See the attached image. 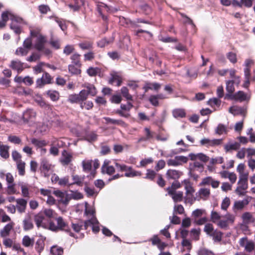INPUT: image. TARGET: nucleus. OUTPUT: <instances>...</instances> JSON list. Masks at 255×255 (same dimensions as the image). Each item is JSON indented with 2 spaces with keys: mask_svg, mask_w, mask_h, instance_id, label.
I'll return each instance as SVG.
<instances>
[{
  "mask_svg": "<svg viewBox=\"0 0 255 255\" xmlns=\"http://www.w3.org/2000/svg\"><path fill=\"white\" fill-rule=\"evenodd\" d=\"M197 194L200 196V198L206 199L208 198L210 194V190L208 188H201Z\"/></svg>",
  "mask_w": 255,
  "mask_h": 255,
  "instance_id": "nucleus-33",
  "label": "nucleus"
},
{
  "mask_svg": "<svg viewBox=\"0 0 255 255\" xmlns=\"http://www.w3.org/2000/svg\"><path fill=\"white\" fill-rule=\"evenodd\" d=\"M30 34L33 39V47L38 51L42 50L47 40L46 37L40 33V29L37 27L31 28Z\"/></svg>",
  "mask_w": 255,
  "mask_h": 255,
  "instance_id": "nucleus-4",
  "label": "nucleus"
},
{
  "mask_svg": "<svg viewBox=\"0 0 255 255\" xmlns=\"http://www.w3.org/2000/svg\"><path fill=\"white\" fill-rule=\"evenodd\" d=\"M88 204L85 203V215L87 220L84 223L85 228L86 230L88 227H92L93 232L97 233L100 231L99 222L95 216V211L94 209L89 208Z\"/></svg>",
  "mask_w": 255,
  "mask_h": 255,
  "instance_id": "nucleus-3",
  "label": "nucleus"
},
{
  "mask_svg": "<svg viewBox=\"0 0 255 255\" xmlns=\"http://www.w3.org/2000/svg\"><path fill=\"white\" fill-rule=\"evenodd\" d=\"M34 100L35 102L42 108H47L49 106L40 96H36Z\"/></svg>",
  "mask_w": 255,
  "mask_h": 255,
  "instance_id": "nucleus-51",
  "label": "nucleus"
},
{
  "mask_svg": "<svg viewBox=\"0 0 255 255\" xmlns=\"http://www.w3.org/2000/svg\"><path fill=\"white\" fill-rule=\"evenodd\" d=\"M50 253L52 255H62L63 249L57 246H53L51 248Z\"/></svg>",
  "mask_w": 255,
  "mask_h": 255,
  "instance_id": "nucleus-44",
  "label": "nucleus"
},
{
  "mask_svg": "<svg viewBox=\"0 0 255 255\" xmlns=\"http://www.w3.org/2000/svg\"><path fill=\"white\" fill-rule=\"evenodd\" d=\"M92 160L85 159L82 162L83 169L84 171H90L92 168Z\"/></svg>",
  "mask_w": 255,
  "mask_h": 255,
  "instance_id": "nucleus-38",
  "label": "nucleus"
},
{
  "mask_svg": "<svg viewBox=\"0 0 255 255\" xmlns=\"http://www.w3.org/2000/svg\"><path fill=\"white\" fill-rule=\"evenodd\" d=\"M57 224L59 229L63 230L66 226V223L64 221L62 218L59 217L56 218Z\"/></svg>",
  "mask_w": 255,
  "mask_h": 255,
  "instance_id": "nucleus-63",
  "label": "nucleus"
},
{
  "mask_svg": "<svg viewBox=\"0 0 255 255\" xmlns=\"http://www.w3.org/2000/svg\"><path fill=\"white\" fill-rule=\"evenodd\" d=\"M223 234L220 231L216 230L210 235L213 238L215 242H220L222 240Z\"/></svg>",
  "mask_w": 255,
  "mask_h": 255,
  "instance_id": "nucleus-47",
  "label": "nucleus"
},
{
  "mask_svg": "<svg viewBox=\"0 0 255 255\" xmlns=\"http://www.w3.org/2000/svg\"><path fill=\"white\" fill-rule=\"evenodd\" d=\"M33 42V39H32L31 38H26L23 42V47L26 48V49H28V50H29L32 46H33V45H32V42Z\"/></svg>",
  "mask_w": 255,
  "mask_h": 255,
  "instance_id": "nucleus-61",
  "label": "nucleus"
},
{
  "mask_svg": "<svg viewBox=\"0 0 255 255\" xmlns=\"http://www.w3.org/2000/svg\"><path fill=\"white\" fill-rule=\"evenodd\" d=\"M16 165L18 174L21 176L24 175L25 174V162L22 161H19L17 163H16Z\"/></svg>",
  "mask_w": 255,
  "mask_h": 255,
  "instance_id": "nucleus-43",
  "label": "nucleus"
},
{
  "mask_svg": "<svg viewBox=\"0 0 255 255\" xmlns=\"http://www.w3.org/2000/svg\"><path fill=\"white\" fill-rule=\"evenodd\" d=\"M9 67L13 70L17 71L18 73H21L25 68V64L17 59L12 60Z\"/></svg>",
  "mask_w": 255,
  "mask_h": 255,
  "instance_id": "nucleus-11",
  "label": "nucleus"
},
{
  "mask_svg": "<svg viewBox=\"0 0 255 255\" xmlns=\"http://www.w3.org/2000/svg\"><path fill=\"white\" fill-rule=\"evenodd\" d=\"M21 189L22 194L24 197H29V193L27 185L21 183L19 184Z\"/></svg>",
  "mask_w": 255,
  "mask_h": 255,
  "instance_id": "nucleus-54",
  "label": "nucleus"
},
{
  "mask_svg": "<svg viewBox=\"0 0 255 255\" xmlns=\"http://www.w3.org/2000/svg\"><path fill=\"white\" fill-rule=\"evenodd\" d=\"M17 205L16 207L20 213L25 212L27 205V201L23 199H17L16 200Z\"/></svg>",
  "mask_w": 255,
  "mask_h": 255,
  "instance_id": "nucleus-20",
  "label": "nucleus"
},
{
  "mask_svg": "<svg viewBox=\"0 0 255 255\" xmlns=\"http://www.w3.org/2000/svg\"><path fill=\"white\" fill-rule=\"evenodd\" d=\"M97 134L95 132H90L86 133L85 139L89 142L95 141L97 138Z\"/></svg>",
  "mask_w": 255,
  "mask_h": 255,
  "instance_id": "nucleus-52",
  "label": "nucleus"
},
{
  "mask_svg": "<svg viewBox=\"0 0 255 255\" xmlns=\"http://www.w3.org/2000/svg\"><path fill=\"white\" fill-rule=\"evenodd\" d=\"M225 99L244 101L248 100L249 97L244 92L240 91L235 94H226Z\"/></svg>",
  "mask_w": 255,
  "mask_h": 255,
  "instance_id": "nucleus-9",
  "label": "nucleus"
},
{
  "mask_svg": "<svg viewBox=\"0 0 255 255\" xmlns=\"http://www.w3.org/2000/svg\"><path fill=\"white\" fill-rule=\"evenodd\" d=\"M44 240L42 238H40L36 241L35 249L40 253L44 250Z\"/></svg>",
  "mask_w": 255,
  "mask_h": 255,
  "instance_id": "nucleus-40",
  "label": "nucleus"
},
{
  "mask_svg": "<svg viewBox=\"0 0 255 255\" xmlns=\"http://www.w3.org/2000/svg\"><path fill=\"white\" fill-rule=\"evenodd\" d=\"M79 67L78 66L74 65L73 64H71L69 65V71L70 73L73 75H78L81 73V70L79 69Z\"/></svg>",
  "mask_w": 255,
  "mask_h": 255,
  "instance_id": "nucleus-48",
  "label": "nucleus"
},
{
  "mask_svg": "<svg viewBox=\"0 0 255 255\" xmlns=\"http://www.w3.org/2000/svg\"><path fill=\"white\" fill-rule=\"evenodd\" d=\"M197 254L198 255H215L213 252L205 248H200Z\"/></svg>",
  "mask_w": 255,
  "mask_h": 255,
  "instance_id": "nucleus-53",
  "label": "nucleus"
},
{
  "mask_svg": "<svg viewBox=\"0 0 255 255\" xmlns=\"http://www.w3.org/2000/svg\"><path fill=\"white\" fill-rule=\"evenodd\" d=\"M142 173L140 171L133 170L131 166H128V170L126 171L125 176L127 177L132 178L136 176H140Z\"/></svg>",
  "mask_w": 255,
  "mask_h": 255,
  "instance_id": "nucleus-22",
  "label": "nucleus"
},
{
  "mask_svg": "<svg viewBox=\"0 0 255 255\" xmlns=\"http://www.w3.org/2000/svg\"><path fill=\"white\" fill-rule=\"evenodd\" d=\"M248 203L247 200H242L236 201L234 205V210L235 211L236 210H239L242 209Z\"/></svg>",
  "mask_w": 255,
  "mask_h": 255,
  "instance_id": "nucleus-39",
  "label": "nucleus"
},
{
  "mask_svg": "<svg viewBox=\"0 0 255 255\" xmlns=\"http://www.w3.org/2000/svg\"><path fill=\"white\" fill-rule=\"evenodd\" d=\"M211 220L221 229H228L229 224L234 223L235 219V216L227 213L223 217L225 220H222L223 216L218 212L213 210L211 213Z\"/></svg>",
  "mask_w": 255,
  "mask_h": 255,
  "instance_id": "nucleus-2",
  "label": "nucleus"
},
{
  "mask_svg": "<svg viewBox=\"0 0 255 255\" xmlns=\"http://www.w3.org/2000/svg\"><path fill=\"white\" fill-rule=\"evenodd\" d=\"M240 245L241 247H244L245 250L248 252H252L255 248V244L253 241H248L247 238H242L240 240Z\"/></svg>",
  "mask_w": 255,
  "mask_h": 255,
  "instance_id": "nucleus-10",
  "label": "nucleus"
},
{
  "mask_svg": "<svg viewBox=\"0 0 255 255\" xmlns=\"http://www.w3.org/2000/svg\"><path fill=\"white\" fill-rule=\"evenodd\" d=\"M47 95L53 101H57L59 98V93L55 90H49L47 92Z\"/></svg>",
  "mask_w": 255,
  "mask_h": 255,
  "instance_id": "nucleus-41",
  "label": "nucleus"
},
{
  "mask_svg": "<svg viewBox=\"0 0 255 255\" xmlns=\"http://www.w3.org/2000/svg\"><path fill=\"white\" fill-rule=\"evenodd\" d=\"M40 170L44 176H49L53 172L54 166L47 159L43 158L40 162Z\"/></svg>",
  "mask_w": 255,
  "mask_h": 255,
  "instance_id": "nucleus-6",
  "label": "nucleus"
},
{
  "mask_svg": "<svg viewBox=\"0 0 255 255\" xmlns=\"http://www.w3.org/2000/svg\"><path fill=\"white\" fill-rule=\"evenodd\" d=\"M72 160V155L66 150H64L62 153L60 161L64 165H68Z\"/></svg>",
  "mask_w": 255,
  "mask_h": 255,
  "instance_id": "nucleus-18",
  "label": "nucleus"
},
{
  "mask_svg": "<svg viewBox=\"0 0 255 255\" xmlns=\"http://www.w3.org/2000/svg\"><path fill=\"white\" fill-rule=\"evenodd\" d=\"M226 90L228 92L227 94H233L235 91L233 80H228L226 82Z\"/></svg>",
  "mask_w": 255,
  "mask_h": 255,
  "instance_id": "nucleus-46",
  "label": "nucleus"
},
{
  "mask_svg": "<svg viewBox=\"0 0 255 255\" xmlns=\"http://www.w3.org/2000/svg\"><path fill=\"white\" fill-rule=\"evenodd\" d=\"M31 142L34 146L38 148L42 147L47 144V142L44 140H39L38 139L33 138L31 139Z\"/></svg>",
  "mask_w": 255,
  "mask_h": 255,
  "instance_id": "nucleus-35",
  "label": "nucleus"
},
{
  "mask_svg": "<svg viewBox=\"0 0 255 255\" xmlns=\"http://www.w3.org/2000/svg\"><path fill=\"white\" fill-rule=\"evenodd\" d=\"M69 197L71 199L79 200L83 198V195L79 192L71 191L69 194Z\"/></svg>",
  "mask_w": 255,
  "mask_h": 255,
  "instance_id": "nucleus-59",
  "label": "nucleus"
},
{
  "mask_svg": "<svg viewBox=\"0 0 255 255\" xmlns=\"http://www.w3.org/2000/svg\"><path fill=\"white\" fill-rule=\"evenodd\" d=\"M184 188L186 190V193L187 196L192 195L194 192V190L189 180H184L183 182Z\"/></svg>",
  "mask_w": 255,
  "mask_h": 255,
  "instance_id": "nucleus-27",
  "label": "nucleus"
},
{
  "mask_svg": "<svg viewBox=\"0 0 255 255\" xmlns=\"http://www.w3.org/2000/svg\"><path fill=\"white\" fill-rule=\"evenodd\" d=\"M240 147V143L238 142H229L224 145V149L226 152H227L232 150H236L238 149Z\"/></svg>",
  "mask_w": 255,
  "mask_h": 255,
  "instance_id": "nucleus-21",
  "label": "nucleus"
},
{
  "mask_svg": "<svg viewBox=\"0 0 255 255\" xmlns=\"http://www.w3.org/2000/svg\"><path fill=\"white\" fill-rule=\"evenodd\" d=\"M33 228L32 218L27 214L23 221V228L24 231L31 230Z\"/></svg>",
  "mask_w": 255,
  "mask_h": 255,
  "instance_id": "nucleus-16",
  "label": "nucleus"
},
{
  "mask_svg": "<svg viewBox=\"0 0 255 255\" xmlns=\"http://www.w3.org/2000/svg\"><path fill=\"white\" fill-rule=\"evenodd\" d=\"M168 194L170 195L175 202H180L183 199V192L181 191H173L171 188H167Z\"/></svg>",
  "mask_w": 255,
  "mask_h": 255,
  "instance_id": "nucleus-13",
  "label": "nucleus"
},
{
  "mask_svg": "<svg viewBox=\"0 0 255 255\" xmlns=\"http://www.w3.org/2000/svg\"><path fill=\"white\" fill-rule=\"evenodd\" d=\"M9 149V147L6 145H4L3 146L1 147L0 149V156L4 159L8 158L9 156L8 152Z\"/></svg>",
  "mask_w": 255,
  "mask_h": 255,
  "instance_id": "nucleus-34",
  "label": "nucleus"
},
{
  "mask_svg": "<svg viewBox=\"0 0 255 255\" xmlns=\"http://www.w3.org/2000/svg\"><path fill=\"white\" fill-rule=\"evenodd\" d=\"M88 98V93L86 90H81L78 94H71L68 97V101L72 104L79 103L85 101Z\"/></svg>",
  "mask_w": 255,
  "mask_h": 255,
  "instance_id": "nucleus-5",
  "label": "nucleus"
},
{
  "mask_svg": "<svg viewBox=\"0 0 255 255\" xmlns=\"http://www.w3.org/2000/svg\"><path fill=\"white\" fill-rule=\"evenodd\" d=\"M156 175V173L154 170L148 169L144 178L152 181L155 178Z\"/></svg>",
  "mask_w": 255,
  "mask_h": 255,
  "instance_id": "nucleus-56",
  "label": "nucleus"
},
{
  "mask_svg": "<svg viewBox=\"0 0 255 255\" xmlns=\"http://www.w3.org/2000/svg\"><path fill=\"white\" fill-rule=\"evenodd\" d=\"M205 214V210L202 209H197L193 211L192 213L191 216L193 220V221L195 219H198Z\"/></svg>",
  "mask_w": 255,
  "mask_h": 255,
  "instance_id": "nucleus-29",
  "label": "nucleus"
},
{
  "mask_svg": "<svg viewBox=\"0 0 255 255\" xmlns=\"http://www.w3.org/2000/svg\"><path fill=\"white\" fill-rule=\"evenodd\" d=\"M74 49V45H67L64 48L63 53L66 55H69L73 52Z\"/></svg>",
  "mask_w": 255,
  "mask_h": 255,
  "instance_id": "nucleus-64",
  "label": "nucleus"
},
{
  "mask_svg": "<svg viewBox=\"0 0 255 255\" xmlns=\"http://www.w3.org/2000/svg\"><path fill=\"white\" fill-rule=\"evenodd\" d=\"M49 127L48 125L45 124H42L39 125L37 128V130L38 132L44 134L49 130Z\"/></svg>",
  "mask_w": 255,
  "mask_h": 255,
  "instance_id": "nucleus-60",
  "label": "nucleus"
},
{
  "mask_svg": "<svg viewBox=\"0 0 255 255\" xmlns=\"http://www.w3.org/2000/svg\"><path fill=\"white\" fill-rule=\"evenodd\" d=\"M161 87V85L157 83H148L143 87L145 92H146L148 90H154L158 91Z\"/></svg>",
  "mask_w": 255,
  "mask_h": 255,
  "instance_id": "nucleus-28",
  "label": "nucleus"
},
{
  "mask_svg": "<svg viewBox=\"0 0 255 255\" xmlns=\"http://www.w3.org/2000/svg\"><path fill=\"white\" fill-rule=\"evenodd\" d=\"M14 223L12 222L6 224L0 231V235L2 238H6L10 234V231L13 230Z\"/></svg>",
  "mask_w": 255,
  "mask_h": 255,
  "instance_id": "nucleus-14",
  "label": "nucleus"
},
{
  "mask_svg": "<svg viewBox=\"0 0 255 255\" xmlns=\"http://www.w3.org/2000/svg\"><path fill=\"white\" fill-rule=\"evenodd\" d=\"M188 158L184 156H176L174 158L169 159L167 161V164L168 166H177L186 163Z\"/></svg>",
  "mask_w": 255,
  "mask_h": 255,
  "instance_id": "nucleus-8",
  "label": "nucleus"
},
{
  "mask_svg": "<svg viewBox=\"0 0 255 255\" xmlns=\"http://www.w3.org/2000/svg\"><path fill=\"white\" fill-rule=\"evenodd\" d=\"M41 212L43 213V214L49 221L55 216V212L51 209H45Z\"/></svg>",
  "mask_w": 255,
  "mask_h": 255,
  "instance_id": "nucleus-42",
  "label": "nucleus"
},
{
  "mask_svg": "<svg viewBox=\"0 0 255 255\" xmlns=\"http://www.w3.org/2000/svg\"><path fill=\"white\" fill-rule=\"evenodd\" d=\"M73 183L72 184H77L79 186H81L84 182L85 177L79 176L78 175H72Z\"/></svg>",
  "mask_w": 255,
  "mask_h": 255,
  "instance_id": "nucleus-32",
  "label": "nucleus"
},
{
  "mask_svg": "<svg viewBox=\"0 0 255 255\" xmlns=\"http://www.w3.org/2000/svg\"><path fill=\"white\" fill-rule=\"evenodd\" d=\"M248 188V181H239L236 192L240 195H244L245 190Z\"/></svg>",
  "mask_w": 255,
  "mask_h": 255,
  "instance_id": "nucleus-17",
  "label": "nucleus"
},
{
  "mask_svg": "<svg viewBox=\"0 0 255 255\" xmlns=\"http://www.w3.org/2000/svg\"><path fill=\"white\" fill-rule=\"evenodd\" d=\"M36 117V113L32 109H27L23 113L22 119L24 122H32Z\"/></svg>",
  "mask_w": 255,
  "mask_h": 255,
  "instance_id": "nucleus-12",
  "label": "nucleus"
},
{
  "mask_svg": "<svg viewBox=\"0 0 255 255\" xmlns=\"http://www.w3.org/2000/svg\"><path fill=\"white\" fill-rule=\"evenodd\" d=\"M84 87H85L87 90L86 91L88 93V96L90 95L92 96H94L97 94V90L93 85L90 84H86L84 86Z\"/></svg>",
  "mask_w": 255,
  "mask_h": 255,
  "instance_id": "nucleus-30",
  "label": "nucleus"
},
{
  "mask_svg": "<svg viewBox=\"0 0 255 255\" xmlns=\"http://www.w3.org/2000/svg\"><path fill=\"white\" fill-rule=\"evenodd\" d=\"M80 55L77 53H74L71 57V59L72 63L76 66H80Z\"/></svg>",
  "mask_w": 255,
  "mask_h": 255,
  "instance_id": "nucleus-57",
  "label": "nucleus"
},
{
  "mask_svg": "<svg viewBox=\"0 0 255 255\" xmlns=\"http://www.w3.org/2000/svg\"><path fill=\"white\" fill-rule=\"evenodd\" d=\"M101 169L103 173H107L109 175L113 174L115 171V168L113 166L108 165L106 161L104 162Z\"/></svg>",
  "mask_w": 255,
  "mask_h": 255,
  "instance_id": "nucleus-25",
  "label": "nucleus"
},
{
  "mask_svg": "<svg viewBox=\"0 0 255 255\" xmlns=\"http://www.w3.org/2000/svg\"><path fill=\"white\" fill-rule=\"evenodd\" d=\"M34 219L36 226L38 228L42 227L46 228L47 227L49 221L48 219L45 217L43 213L40 212L39 213L35 215Z\"/></svg>",
  "mask_w": 255,
  "mask_h": 255,
  "instance_id": "nucleus-7",
  "label": "nucleus"
},
{
  "mask_svg": "<svg viewBox=\"0 0 255 255\" xmlns=\"http://www.w3.org/2000/svg\"><path fill=\"white\" fill-rule=\"evenodd\" d=\"M221 139H210L209 138H204L201 140L200 143L202 145L206 146H214L219 145L222 143Z\"/></svg>",
  "mask_w": 255,
  "mask_h": 255,
  "instance_id": "nucleus-15",
  "label": "nucleus"
},
{
  "mask_svg": "<svg viewBox=\"0 0 255 255\" xmlns=\"http://www.w3.org/2000/svg\"><path fill=\"white\" fill-rule=\"evenodd\" d=\"M227 131V127L222 124H219L215 129L216 133L219 135L226 133Z\"/></svg>",
  "mask_w": 255,
  "mask_h": 255,
  "instance_id": "nucleus-45",
  "label": "nucleus"
},
{
  "mask_svg": "<svg viewBox=\"0 0 255 255\" xmlns=\"http://www.w3.org/2000/svg\"><path fill=\"white\" fill-rule=\"evenodd\" d=\"M230 205V200L228 197L225 198L221 204V209L224 211H226Z\"/></svg>",
  "mask_w": 255,
  "mask_h": 255,
  "instance_id": "nucleus-58",
  "label": "nucleus"
},
{
  "mask_svg": "<svg viewBox=\"0 0 255 255\" xmlns=\"http://www.w3.org/2000/svg\"><path fill=\"white\" fill-rule=\"evenodd\" d=\"M82 50H90L92 48L93 43L90 41H85L78 44Z\"/></svg>",
  "mask_w": 255,
  "mask_h": 255,
  "instance_id": "nucleus-50",
  "label": "nucleus"
},
{
  "mask_svg": "<svg viewBox=\"0 0 255 255\" xmlns=\"http://www.w3.org/2000/svg\"><path fill=\"white\" fill-rule=\"evenodd\" d=\"M81 108L83 109H85L87 110H90L93 107V104L91 101H87L85 102H82L80 104Z\"/></svg>",
  "mask_w": 255,
  "mask_h": 255,
  "instance_id": "nucleus-62",
  "label": "nucleus"
},
{
  "mask_svg": "<svg viewBox=\"0 0 255 255\" xmlns=\"http://www.w3.org/2000/svg\"><path fill=\"white\" fill-rule=\"evenodd\" d=\"M34 240L28 236H24L22 240V244L23 246L26 248L32 247L34 245Z\"/></svg>",
  "mask_w": 255,
  "mask_h": 255,
  "instance_id": "nucleus-26",
  "label": "nucleus"
},
{
  "mask_svg": "<svg viewBox=\"0 0 255 255\" xmlns=\"http://www.w3.org/2000/svg\"><path fill=\"white\" fill-rule=\"evenodd\" d=\"M252 1H233V5L242 7L243 6L250 7L252 5Z\"/></svg>",
  "mask_w": 255,
  "mask_h": 255,
  "instance_id": "nucleus-36",
  "label": "nucleus"
},
{
  "mask_svg": "<svg viewBox=\"0 0 255 255\" xmlns=\"http://www.w3.org/2000/svg\"><path fill=\"white\" fill-rule=\"evenodd\" d=\"M172 115L175 118H182L185 117L186 113L183 109H176L173 110Z\"/></svg>",
  "mask_w": 255,
  "mask_h": 255,
  "instance_id": "nucleus-37",
  "label": "nucleus"
},
{
  "mask_svg": "<svg viewBox=\"0 0 255 255\" xmlns=\"http://www.w3.org/2000/svg\"><path fill=\"white\" fill-rule=\"evenodd\" d=\"M181 174V172L174 169H169L166 173V177L168 179H171L174 180L178 179Z\"/></svg>",
  "mask_w": 255,
  "mask_h": 255,
  "instance_id": "nucleus-19",
  "label": "nucleus"
},
{
  "mask_svg": "<svg viewBox=\"0 0 255 255\" xmlns=\"http://www.w3.org/2000/svg\"><path fill=\"white\" fill-rule=\"evenodd\" d=\"M28 51L29 50L28 49H26L24 47H20L16 49L15 51V54L18 56H23L26 55L28 53Z\"/></svg>",
  "mask_w": 255,
  "mask_h": 255,
  "instance_id": "nucleus-55",
  "label": "nucleus"
},
{
  "mask_svg": "<svg viewBox=\"0 0 255 255\" xmlns=\"http://www.w3.org/2000/svg\"><path fill=\"white\" fill-rule=\"evenodd\" d=\"M123 96L128 100H132V97L129 94L128 90L126 87H123L121 89Z\"/></svg>",
  "mask_w": 255,
  "mask_h": 255,
  "instance_id": "nucleus-49",
  "label": "nucleus"
},
{
  "mask_svg": "<svg viewBox=\"0 0 255 255\" xmlns=\"http://www.w3.org/2000/svg\"><path fill=\"white\" fill-rule=\"evenodd\" d=\"M189 156L192 160L199 159L203 162H206L209 160V157L202 153L196 154L191 153L189 155Z\"/></svg>",
  "mask_w": 255,
  "mask_h": 255,
  "instance_id": "nucleus-24",
  "label": "nucleus"
},
{
  "mask_svg": "<svg viewBox=\"0 0 255 255\" xmlns=\"http://www.w3.org/2000/svg\"><path fill=\"white\" fill-rule=\"evenodd\" d=\"M112 77L110 80L111 84H115L117 86H120L122 83L121 78L117 74H113L111 75Z\"/></svg>",
  "mask_w": 255,
  "mask_h": 255,
  "instance_id": "nucleus-31",
  "label": "nucleus"
},
{
  "mask_svg": "<svg viewBox=\"0 0 255 255\" xmlns=\"http://www.w3.org/2000/svg\"><path fill=\"white\" fill-rule=\"evenodd\" d=\"M104 119L105 120L106 124H111L122 127H126V124L121 120H115L109 117H104Z\"/></svg>",
  "mask_w": 255,
  "mask_h": 255,
  "instance_id": "nucleus-23",
  "label": "nucleus"
},
{
  "mask_svg": "<svg viewBox=\"0 0 255 255\" xmlns=\"http://www.w3.org/2000/svg\"><path fill=\"white\" fill-rule=\"evenodd\" d=\"M1 17L3 20L9 19L11 20L10 28L17 34L21 32L22 25L26 24L22 18L14 15L11 11L7 10L2 12Z\"/></svg>",
  "mask_w": 255,
  "mask_h": 255,
  "instance_id": "nucleus-1",
  "label": "nucleus"
}]
</instances>
